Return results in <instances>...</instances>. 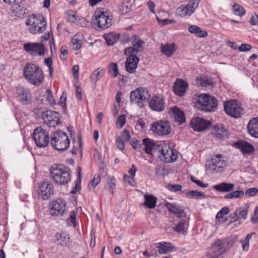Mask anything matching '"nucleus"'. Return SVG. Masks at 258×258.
<instances>
[{"mask_svg": "<svg viewBox=\"0 0 258 258\" xmlns=\"http://www.w3.org/2000/svg\"><path fill=\"white\" fill-rule=\"evenodd\" d=\"M188 31L191 33L195 34L199 37L204 38L208 36L207 31L203 30L200 27L196 25L189 26Z\"/></svg>", "mask_w": 258, "mask_h": 258, "instance_id": "35", "label": "nucleus"}, {"mask_svg": "<svg viewBox=\"0 0 258 258\" xmlns=\"http://www.w3.org/2000/svg\"><path fill=\"white\" fill-rule=\"evenodd\" d=\"M244 195V192L242 190H236L229 192L224 196V198L228 199H237L242 197Z\"/></svg>", "mask_w": 258, "mask_h": 258, "instance_id": "42", "label": "nucleus"}, {"mask_svg": "<svg viewBox=\"0 0 258 258\" xmlns=\"http://www.w3.org/2000/svg\"><path fill=\"white\" fill-rule=\"evenodd\" d=\"M252 48V46L248 44H242L238 48L240 51L245 52L250 50Z\"/></svg>", "mask_w": 258, "mask_h": 258, "instance_id": "60", "label": "nucleus"}, {"mask_svg": "<svg viewBox=\"0 0 258 258\" xmlns=\"http://www.w3.org/2000/svg\"><path fill=\"white\" fill-rule=\"evenodd\" d=\"M199 84L201 86L206 87L208 86H212L213 83L211 79L203 78V79H200Z\"/></svg>", "mask_w": 258, "mask_h": 258, "instance_id": "50", "label": "nucleus"}, {"mask_svg": "<svg viewBox=\"0 0 258 258\" xmlns=\"http://www.w3.org/2000/svg\"><path fill=\"white\" fill-rule=\"evenodd\" d=\"M100 181V177L99 175H95L94 176L93 178L90 182V184H91L93 189L95 188Z\"/></svg>", "mask_w": 258, "mask_h": 258, "instance_id": "51", "label": "nucleus"}, {"mask_svg": "<svg viewBox=\"0 0 258 258\" xmlns=\"http://www.w3.org/2000/svg\"><path fill=\"white\" fill-rule=\"evenodd\" d=\"M234 186V185L233 183L222 182L215 185L213 188L219 192H229L233 190Z\"/></svg>", "mask_w": 258, "mask_h": 258, "instance_id": "33", "label": "nucleus"}, {"mask_svg": "<svg viewBox=\"0 0 258 258\" xmlns=\"http://www.w3.org/2000/svg\"><path fill=\"white\" fill-rule=\"evenodd\" d=\"M131 38L127 33H124L121 37L120 41L122 43L125 44L131 41Z\"/></svg>", "mask_w": 258, "mask_h": 258, "instance_id": "63", "label": "nucleus"}, {"mask_svg": "<svg viewBox=\"0 0 258 258\" xmlns=\"http://www.w3.org/2000/svg\"><path fill=\"white\" fill-rule=\"evenodd\" d=\"M23 72L25 78L31 84L39 85L42 83L44 74L38 66L32 63H27L24 68Z\"/></svg>", "mask_w": 258, "mask_h": 258, "instance_id": "3", "label": "nucleus"}, {"mask_svg": "<svg viewBox=\"0 0 258 258\" xmlns=\"http://www.w3.org/2000/svg\"><path fill=\"white\" fill-rule=\"evenodd\" d=\"M131 42L133 46L125 48L124 49V54L132 53L137 54L143 51L145 42L142 40L139 37L133 35L131 38Z\"/></svg>", "mask_w": 258, "mask_h": 258, "instance_id": "13", "label": "nucleus"}, {"mask_svg": "<svg viewBox=\"0 0 258 258\" xmlns=\"http://www.w3.org/2000/svg\"><path fill=\"white\" fill-rule=\"evenodd\" d=\"M188 86V84L186 81L177 79L174 83L173 90L176 95L182 97L185 95Z\"/></svg>", "mask_w": 258, "mask_h": 258, "instance_id": "23", "label": "nucleus"}, {"mask_svg": "<svg viewBox=\"0 0 258 258\" xmlns=\"http://www.w3.org/2000/svg\"><path fill=\"white\" fill-rule=\"evenodd\" d=\"M200 0H190L189 1L187 5L188 9L190 10L192 13L197 8L199 5Z\"/></svg>", "mask_w": 258, "mask_h": 258, "instance_id": "49", "label": "nucleus"}, {"mask_svg": "<svg viewBox=\"0 0 258 258\" xmlns=\"http://www.w3.org/2000/svg\"><path fill=\"white\" fill-rule=\"evenodd\" d=\"M50 175L54 182L65 185L71 180V171L69 167L62 165H54L50 169Z\"/></svg>", "mask_w": 258, "mask_h": 258, "instance_id": "2", "label": "nucleus"}, {"mask_svg": "<svg viewBox=\"0 0 258 258\" xmlns=\"http://www.w3.org/2000/svg\"><path fill=\"white\" fill-rule=\"evenodd\" d=\"M185 196L187 198L197 200L205 198V194L203 192H200L198 190H189L185 193Z\"/></svg>", "mask_w": 258, "mask_h": 258, "instance_id": "37", "label": "nucleus"}, {"mask_svg": "<svg viewBox=\"0 0 258 258\" xmlns=\"http://www.w3.org/2000/svg\"><path fill=\"white\" fill-rule=\"evenodd\" d=\"M130 144L135 150L137 151H139L141 145L139 143V141L137 139L132 140L130 142Z\"/></svg>", "mask_w": 258, "mask_h": 258, "instance_id": "62", "label": "nucleus"}, {"mask_svg": "<svg viewBox=\"0 0 258 258\" xmlns=\"http://www.w3.org/2000/svg\"><path fill=\"white\" fill-rule=\"evenodd\" d=\"M55 237V242H57V244L61 246L67 245L69 243L70 240V237L68 235L64 232L56 233Z\"/></svg>", "mask_w": 258, "mask_h": 258, "instance_id": "34", "label": "nucleus"}, {"mask_svg": "<svg viewBox=\"0 0 258 258\" xmlns=\"http://www.w3.org/2000/svg\"><path fill=\"white\" fill-rule=\"evenodd\" d=\"M251 221L253 224L258 222V206L254 210L253 216L251 218Z\"/></svg>", "mask_w": 258, "mask_h": 258, "instance_id": "64", "label": "nucleus"}, {"mask_svg": "<svg viewBox=\"0 0 258 258\" xmlns=\"http://www.w3.org/2000/svg\"><path fill=\"white\" fill-rule=\"evenodd\" d=\"M212 134L218 139H223L228 137L227 130L222 124L214 126Z\"/></svg>", "mask_w": 258, "mask_h": 258, "instance_id": "27", "label": "nucleus"}, {"mask_svg": "<svg viewBox=\"0 0 258 258\" xmlns=\"http://www.w3.org/2000/svg\"><path fill=\"white\" fill-rule=\"evenodd\" d=\"M115 179L113 177H109L107 178V183L109 188V191L113 192L112 189L115 186Z\"/></svg>", "mask_w": 258, "mask_h": 258, "instance_id": "55", "label": "nucleus"}, {"mask_svg": "<svg viewBox=\"0 0 258 258\" xmlns=\"http://www.w3.org/2000/svg\"><path fill=\"white\" fill-rule=\"evenodd\" d=\"M164 206L170 213L175 215L177 218H186V214L184 210L180 206L175 203L167 202H165Z\"/></svg>", "mask_w": 258, "mask_h": 258, "instance_id": "20", "label": "nucleus"}, {"mask_svg": "<svg viewBox=\"0 0 258 258\" xmlns=\"http://www.w3.org/2000/svg\"><path fill=\"white\" fill-rule=\"evenodd\" d=\"M233 11L235 15L240 17L243 16L245 13L244 8L238 4H234L233 5Z\"/></svg>", "mask_w": 258, "mask_h": 258, "instance_id": "44", "label": "nucleus"}, {"mask_svg": "<svg viewBox=\"0 0 258 258\" xmlns=\"http://www.w3.org/2000/svg\"><path fill=\"white\" fill-rule=\"evenodd\" d=\"M66 203L64 200L58 198L52 201L50 204V213L53 216H62L66 211Z\"/></svg>", "mask_w": 258, "mask_h": 258, "instance_id": "15", "label": "nucleus"}, {"mask_svg": "<svg viewBox=\"0 0 258 258\" xmlns=\"http://www.w3.org/2000/svg\"><path fill=\"white\" fill-rule=\"evenodd\" d=\"M226 166V162L223 159L222 155L218 154L214 156L209 164V168L216 172L222 171Z\"/></svg>", "mask_w": 258, "mask_h": 258, "instance_id": "17", "label": "nucleus"}, {"mask_svg": "<svg viewBox=\"0 0 258 258\" xmlns=\"http://www.w3.org/2000/svg\"><path fill=\"white\" fill-rule=\"evenodd\" d=\"M53 184L48 181H43L39 186L38 193L39 197L46 200L53 193Z\"/></svg>", "mask_w": 258, "mask_h": 258, "instance_id": "19", "label": "nucleus"}, {"mask_svg": "<svg viewBox=\"0 0 258 258\" xmlns=\"http://www.w3.org/2000/svg\"><path fill=\"white\" fill-rule=\"evenodd\" d=\"M158 248L157 245L155 244L154 245L151 246V249L150 252V254H149V256H158Z\"/></svg>", "mask_w": 258, "mask_h": 258, "instance_id": "61", "label": "nucleus"}, {"mask_svg": "<svg viewBox=\"0 0 258 258\" xmlns=\"http://www.w3.org/2000/svg\"><path fill=\"white\" fill-rule=\"evenodd\" d=\"M108 73L113 78L117 77L118 74L117 64L113 62L110 63L108 65Z\"/></svg>", "mask_w": 258, "mask_h": 258, "instance_id": "43", "label": "nucleus"}, {"mask_svg": "<svg viewBox=\"0 0 258 258\" xmlns=\"http://www.w3.org/2000/svg\"><path fill=\"white\" fill-rule=\"evenodd\" d=\"M229 212V208L228 207H224L221 210L218 212V213L217 214L216 218L218 220H221L223 221L222 219L224 217V215H226L228 214Z\"/></svg>", "mask_w": 258, "mask_h": 258, "instance_id": "48", "label": "nucleus"}, {"mask_svg": "<svg viewBox=\"0 0 258 258\" xmlns=\"http://www.w3.org/2000/svg\"><path fill=\"white\" fill-rule=\"evenodd\" d=\"M105 72V70L103 68H99L96 69L93 71L91 75V81L95 83L98 80H99L104 75Z\"/></svg>", "mask_w": 258, "mask_h": 258, "instance_id": "36", "label": "nucleus"}, {"mask_svg": "<svg viewBox=\"0 0 258 258\" xmlns=\"http://www.w3.org/2000/svg\"><path fill=\"white\" fill-rule=\"evenodd\" d=\"M248 133L252 137L258 138V117L252 118L247 125Z\"/></svg>", "mask_w": 258, "mask_h": 258, "instance_id": "28", "label": "nucleus"}, {"mask_svg": "<svg viewBox=\"0 0 258 258\" xmlns=\"http://www.w3.org/2000/svg\"><path fill=\"white\" fill-rule=\"evenodd\" d=\"M144 206L150 209L154 208L156 206L157 198L153 195H145Z\"/></svg>", "mask_w": 258, "mask_h": 258, "instance_id": "31", "label": "nucleus"}, {"mask_svg": "<svg viewBox=\"0 0 258 258\" xmlns=\"http://www.w3.org/2000/svg\"><path fill=\"white\" fill-rule=\"evenodd\" d=\"M237 235H232L223 239L217 240L207 252L208 258H223V254L238 241Z\"/></svg>", "mask_w": 258, "mask_h": 258, "instance_id": "1", "label": "nucleus"}, {"mask_svg": "<svg viewBox=\"0 0 258 258\" xmlns=\"http://www.w3.org/2000/svg\"><path fill=\"white\" fill-rule=\"evenodd\" d=\"M158 152L160 153L159 157L160 159L166 163L176 161L178 157L177 151L164 143L160 144Z\"/></svg>", "mask_w": 258, "mask_h": 258, "instance_id": "8", "label": "nucleus"}, {"mask_svg": "<svg viewBox=\"0 0 258 258\" xmlns=\"http://www.w3.org/2000/svg\"><path fill=\"white\" fill-rule=\"evenodd\" d=\"M258 192V189L256 187L248 188L245 191V195L248 197L255 196Z\"/></svg>", "mask_w": 258, "mask_h": 258, "instance_id": "54", "label": "nucleus"}, {"mask_svg": "<svg viewBox=\"0 0 258 258\" xmlns=\"http://www.w3.org/2000/svg\"><path fill=\"white\" fill-rule=\"evenodd\" d=\"M161 51L164 55L167 57H170L177 50V47L174 43L166 44L162 45L161 47Z\"/></svg>", "mask_w": 258, "mask_h": 258, "instance_id": "32", "label": "nucleus"}, {"mask_svg": "<svg viewBox=\"0 0 258 258\" xmlns=\"http://www.w3.org/2000/svg\"><path fill=\"white\" fill-rule=\"evenodd\" d=\"M249 23L253 26L258 25V15L255 13L253 14L249 19Z\"/></svg>", "mask_w": 258, "mask_h": 258, "instance_id": "59", "label": "nucleus"}, {"mask_svg": "<svg viewBox=\"0 0 258 258\" xmlns=\"http://www.w3.org/2000/svg\"><path fill=\"white\" fill-rule=\"evenodd\" d=\"M149 105L153 110L160 112L165 108V103L163 98L154 96L149 101Z\"/></svg>", "mask_w": 258, "mask_h": 258, "instance_id": "22", "label": "nucleus"}, {"mask_svg": "<svg viewBox=\"0 0 258 258\" xmlns=\"http://www.w3.org/2000/svg\"><path fill=\"white\" fill-rule=\"evenodd\" d=\"M24 50L31 55H43L45 46L42 43H27L24 44Z\"/></svg>", "mask_w": 258, "mask_h": 258, "instance_id": "16", "label": "nucleus"}, {"mask_svg": "<svg viewBox=\"0 0 258 258\" xmlns=\"http://www.w3.org/2000/svg\"><path fill=\"white\" fill-rule=\"evenodd\" d=\"M26 25L28 27L29 31L32 34L42 33L47 27L46 21L40 15L30 16L27 19Z\"/></svg>", "mask_w": 258, "mask_h": 258, "instance_id": "4", "label": "nucleus"}, {"mask_svg": "<svg viewBox=\"0 0 258 258\" xmlns=\"http://www.w3.org/2000/svg\"><path fill=\"white\" fill-rule=\"evenodd\" d=\"M125 117L124 115H120L118 117L116 124L119 126L120 128L122 127L125 123Z\"/></svg>", "mask_w": 258, "mask_h": 258, "instance_id": "57", "label": "nucleus"}, {"mask_svg": "<svg viewBox=\"0 0 258 258\" xmlns=\"http://www.w3.org/2000/svg\"><path fill=\"white\" fill-rule=\"evenodd\" d=\"M224 107L226 113L234 118L240 117L243 114V109L235 100L225 102Z\"/></svg>", "mask_w": 258, "mask_h": 258, "instance_id": "11", "label": "nucleus"}, {"mask_svg": "<svg viewBox=\"0 0 258 258\" xmlns=\"http://www.w3.org/2000/svg\"><path fill=\"white\" fill-rule=\"evenodd\" d=\"M211 124L210 121L199 117L193 118L190 122V127L194 131L198 132L208 130Z\"/></svg>", "mask_w": 258, "mask_h": 258, "instance_id": "18", "label": "nucleus"}, {"mask_svg": "<svg viewBox=\"0 0 258 258\" xmlns=\"http://www.w3.org/2000/svg\"><path fill=\"white\" fill-rule=\"evenodd\" d=\"M17 92L20 97V100L24 104H27L31 99L29 90L24 87L17 88Z\"/></svg>", "mask_w": 258, "mask_h": 258, "instance_id": "26", "label": "nucleus"}, {"mask_svg": "<svg viewBox=\"0 0 258 258\" xmlns=\"http://www.w3.org/2000/svg\"><path fill=\"white\" fill-rule=\"evenodd\" d=\"M113 37H114V34H109L104 36V38L105 39L108 45H112L115 43L116 41L115 38L112 40V38H113Z\"/></svg>", "mask_w": 258, "mask_h": 258, "instance_id": "56", "label": "nucleus"}, {"mask_svg": "<svg viewBox=\"0 0 258 258\" xmlns=\"http://www.w3.org/2000/svg\"><path fill=\"white\" fill-rule=\"evenodd\" d=\"M255 232H252L248 234L245 239L241 240L240 243L241 244L242 248L243 251H247L249 247V242L253 235H255Z\"/></svg>", "mask_w": 258, "mask_h": 258, "instance_id": "39", "label": "nucleus"}, {"mask_svg": "<svg viewBox=\"0 0 258 258\" xmlns=\"http://www.w3.org/2000/svg\"><path fill=\"white\" fill-rule=\"evenodd\" d=\"M143 145L144 146V150L147 154L152 155V151L156 150L158 151V147L160 144L158 145L155 143L153 140L149 138H145L143 140Z\"/></svg>", "mask_w": 258, "mask_h": 258, "instance_id": "25", "label": "nucleus"}, {"mask_svg": "<svg viewBox=\"0 0 258 258\" xmlns=\"http://www.w3.org/2000/svg\"><path fill=\"white\" fill-rule=\"evenodd\" d=\"M116 144L118 149L122 151L124 150V143L120 137H117Z\"/></svg>", "mask_w": 258, "mask_h": 258, "instance_id": "53", "label": "nucleus"}, {"mask_svg": "<svg viewBox=\"0 0 258 258\" xmlns=\"http://www.w3.org/2000/svg\"><path fill=\"white\" fill-rule=\"evenodd\" d=\"M82 169L80 167H78V181H75V185L73 188L72 190L71 191V193L72 194H75L78 188H80V182L81 180V173Z\"/></svg>", "mask_w": 258, "mask_h": 258, "instance_id": "46", "label": "nucleus"}, {"mask_svg": "<svg viewBox=\"0 0 258 258\" xmlns=\"http://www.w3.org/2000/svg\"><path fill=\"white\" fill-rule=\"evenodd\" d=\"M148 91L143 88H138L131 92L130 94V102L135 103L142 108L144 106V102L147 100Z\"/></svg>", "mask_w": 258, "mask_h": 258, "instance_id": "10", "label": "nucleus"}, {"mask_svg": "<svg viewBox=\"0 0 258 258\" xmlns=\"http://www.w3.org/2000/svg\"><path fill=\"white\" fill-rule=\"evenodd\" d=\"M33 139L36 146L39 148H45L49 142L48 133L41 127H36L33 133Z\"/></svg>", "mask_w": 258, "mask_h": 258, "instance_id": "9", "label": "nucleus"}, {"mask_svg": "<svg viewBox=\"0 0 258 258\" xmlns=\"http://www.w3.org/2000/svg\"><path fill=\"white\" fill-rule=\"evenodd\" d=\"M176 13L177 15L181 17H184L187 15H190L192 14V12H190V10L188 9L187 6H181L177 9Z\"/></svg>", "mask_w": 258, "mask_h": 258, "instance_id": "38", "label": "nucleus"}, {"mask_svg": "<svg viewBox=\"0 0 258 258\" xmlns=\"http://www.w3.org/2000/svg\"><path fill=\"white\" fill-rule=\"evenodd\" d=\"M173 114L174 115V120L181 124L185 121V117L183 111L177 107H173L171 108Z\"/></svg>", "mask_w": 258, "mask_h": 258, "instance_id": "29", "label": "nucleus"}, {"mask_svg": "<svg viewBox=\"0 0 258 258\" xmlns=\"http://www.w3.org/2000/svg\"><path fill=\"white\" fill-rule=\"evenodd\" d=\"M41 117L44 122L49 127H55L60 123L59 114L57 112L50 110L42 113Z\"/></svg>", "mask_w": 258, "mask_h": 258, "instance_id": "12", "label": "nucleus"}, {"mask_svg": "<svg viewBox=\"0 0 258 258\" xmlns=\"http://www.w3.org/2000/svg\"><path fill=\"white\" fill-rule=\"evenodd\" d=\"M46 94L47 95V100L51 104H55V99L52 95L51 91L50 89L46 90Z\"/></svg>", "mask_w": 258, "mask_h": 258, "instance_id": "58", "label": "nucleus"}, {"mask_svg": "<svg viewBox=\"0 0 258 258\" xmlns=\"http://www.w3.org/2000/svg\"><path fill=\"white\" fill-rule=\"evenodd\" d=\"M12 11L14 14H21L23 11V7L21 5V3H14L12 4Z\"/></svg>", "mask_w": 258, "mask_h": 258, "instance_id": "47", "label": "nucleus"}, {"mask_svg": "<svg viewBox=\"0 0 258 258\" xmlns=\"http://www.w3.org/2000/svg\"><path fill=\"white\" fill-rule=\"evenodd\" d=\"M235 145L243 154L250 155L255 151L252 145L244 141H238L236 142Z\"/></svg>", "mask_w": 258, "mask_h": 258, "instance_id": "24", "label": "nucleus"}, {"mask_svg": "<svg viewBox=\"0 0 258 258\" xmlns=\"http://www.w3.org/2000/svg\"><path fill=\"white\" fill-rule=\"evenodd\" d=\"M158 252L159 254H166L173 250L174 247L170 242H160L157 243Z\"/></svg>", "mask_w": 258, "mask_h": 258, "instance_id": "30", "label": "nucleus"}, {"mask_svg": "<svg viewBox=\"0 0 258 258\" xmlns=\"http://www.w3.org/2000/svg\"><path fill=\"white\" fill-rule=\"evenodd\" d=\"M151 129L159 136L167 135L171 132L169 122L167 120H159L152 123Z\"/></svg>", "mask_w": 258, "mask_h": 258, "instance_id": "14", "label": "nucleus"}, {"mask_svg": "<svg viewBox=\"0 0 258 258\" xmlns=\"http://www.w3.org/2000/svg\"><path fill=\"white\" fill-rule=\"evenodd\" d=\"M247 211L242 208H239L236 210L234 213L233 219L234 220H237L238 218H243L245 219L247 217Z\"/></svg>", "mask_w": 258, "mask_h": 258, "instance_id": "40", "label": "nucleus"}, {"mask_svg": "<svg viewBox=\"0 0 258 258\" xmlns=\"http://www.w3.org/2000/svg\"><path fill=\"white\" fill-rule=\"evenodd\" d=\"M217 101L213 96L202 94L198 96L196 105L197 107L206 112H213L217 107Z\"/></svg>", "mask_w": 258, "mask_h": 258, "instance_id": "6", "label": "nucleus"}, {"mask_svg": "<svg viewBox=\"0 0 258 258\" xmlns=\"http://www.w3.org/2000/svg\"><path fill=\"white\" fill-rule=\"evenodd\" d=\"M71 42L72 44L73 48L75 50H79L82 46L81 40L77 35H75L72 38Z\"/></svg>", "mask_w": 258, "mask_h": 258, "instance_id": "45", "label": "nucleus"}, {"mask_svg": "<svg viewBox=\"0 0 258 258\" xmlns=\"http://www.w3.org/2000/svg\"><path fill=\"white\" fill-rule=\"evenodd\" d=\"M50 143L54 149L63 151L69 148L70 140L64 132L57 131L51 135Z\"/></svg>", "mask_w": 258, "mask_h": 258, "instance_id": "7", "label": "nucleus"}, {"mask_svg": "<svg viewBox=\"0 0 258 258\" xmlns=\"http://www.w3.org/2000/svg\"><path fill=\"white\" fill-rule=\"evenodd\" d=\"M125 55L128 56L125 64L126 70L130 73H134L137 68L139 58L134 53Z\"/></svg>", "mask_w": 258, "mask_h": 258, "instance_id": "21", "label": "nucleus"}, {"mask_svg": "<svg viewBox=\"0 0 258 258\" xmlns=\"http://www.w3.org/2000/svg\"><path fill=\"white\" fill-rule=\"evenodd\" d=\"M44 62H45V64L48 67L50 76H52V72H53L52 58L51 57H49L48 58H45L44 60Z\"/></svg>", "mask_w": 258, "mask_h": 258, "instance_id": "52", "label": "nucleus"}, {"mask_svg": "<svg viewBox=\"0 0 258 258\" xmlns=\"http://www.w3.org/2000/svg\"><path fill=\"white\" fill-rule=\"evenodd\" d=\"M180 221L173 228L174 230L177 233H183L185 231V225L186 224V220L180 218Z\"/></svg>", "mask_w": 258, "mask_h": 258, "instance_id": "41", "label": "nucleus"}, {"mask_svg": "<svg viewBox=\"0 0 258 258\" xmlns=\"http://www.w3.org/2000/svg\"><path fill=\"white\" fill-rule=\"evenodd\" d=\"M92 20L95 25L103 30L110 27L112 24V19L104 8H98L95 11Z\"/></svg>", "mask_w": 258, "mask_h": 258, "instance_id": "5", "label": "nucleus"}]
</instances>
